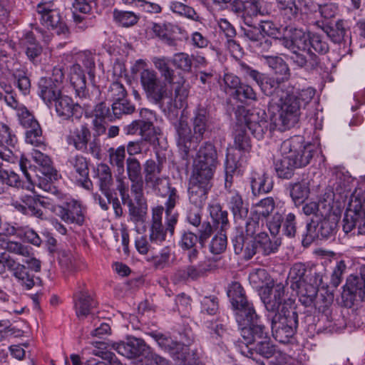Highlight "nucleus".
Returning <instances> with one entry per match:
<instances>
[{
    "label": "nucleus",
    "instance_id": "1",
    "mask_svg": "<svg viewBox=\"0 0 365 365\" xmlns=\"http://www.w3.org/2000/svg\"><path fill=\"white\" fill-rule=\"evenodd\" d=\"M281 45L290 51V60L300 68L315 69L319 63V57L312 51V48L320 54L329 51L327 41L319 34L305 33L302 29L289 27L286 34L278 38Z\"/></svg>",
    "mask_w": 365,
    "mask_h": 365
},
{
    "label": "nucleus",
    "instance_id": "2",
    "mask_svg": "<svg viewBox=\"0 0 365 365\" xmlns=\"http://www.w3.org/2000/svg\"><path fill=\"white\" fill-rule=\"evenodd\" d=\"M227 295L235 312L236 321L241 327V336L245 343H256L268 339L264 326L258 324V317L252 304L245 297L244 289L238 282H233Z\"/></svg>",
    "mask_w": 365,
    "mask_h": 365
},
{
    "label": "nucleus",
    "instance_id": "3",
    "mask_svg": "<svg viewBox=\"0 0 365 365\" xmlns=\"http://www.w3.org/2000/svg\"><path fill=\"white\" fill-rule=\"evenodd\" d=\"M279 151L281 157L275 161L274 168L280 178H291L296 168L307 165L313 157L312 146L304 145L301 135L283 141Z\"/></svg>",
    "mask_w": 365,
    "mask_h": 365
},
{
    "label": "nucleus",
    "instance_id": "4",
    "mask_svg": "<svg viewBox=\"0 0 365 365\" xmlns=\"http://www.w3.org/2000/svg\"><path fill=\"white\" fill-rule=\"evenodd\" d=\"M191 122L193 135L187 121L180 119L175 125L177 144L180 150L184 153V158H187L190 152L196 149L204 133L208 130L211 123L208 110L204 107H197L193 111Z\"/></svg>",
    "mask_w": 365,
    "mask_h": 365
},
{
    "label": "nucleus",
    "instance_id": "5",
    "mask_svg": "<svg viewBox=\"0 0 365 365\" xmlns=\"http://www.w3.org/2000/svg\"><path fill=\"white\" fill-rule=\"evenodd\" d=\"M133 71L138 73L140 86L148 101L162 106L165 98H171L172 89H168L159 77L157 71L149 68L145 60H137L133 68Z\"/></svg>",
    "mask_w": 365,
    "mask_h": 365
},
{
    "label": "nucleus",
    "instance_id": "6",
    "mask_svg": "<svg viewBox=\"0 0 365 365\" xmlns=\"http://www.w3.org/2000/svg\"><path fill=\"white\" fill-rule=\"evenodd\" d=\"M271 318V328L274 338L280 343L285 344L294 335L298 327V313L294 300L289 298L283 301L280 312Z\"/></svg>",
    "mask_w": 365,
    "mask_h": 365
},
{
    "label": "nucleus",
    "instance_id": "7",
    "mask_svg": "<svg viewBox=\"0 0 365 365\" xmlns=\"http://www.w3.org/2000/svg\"><path fill=\"white\" fill-rule=\"evenodd\" d=\"M343 230L353 235H365V195L361 188L351 194L343 219Z\"/></svg>",
    "mask_w": 365,
    "mask_h": 365
},
{
    "label": "nucleus",
    "instance_id": "8",
    "mask_svg": "<svg viewBox=\"0 0 365 365\" xmlns=\"http://www.w3.org/2000/svg\"><path fill=\"white\" fill-rule=\"evenodd\" d=\"M279 98L277 101L272 99L270 107L276 104L279 108V118L275 119V127L278 130L284 131L294 126L299 120L302 105L299 101L295 100V96L289 91H281L278 94Z\"/></svg>",
    "mask_w": 365,
    "mask_h": 365
},
{
    "label": "nucleus",
    "instance_id": "9",
    "mask_svg": "<svg viewBox=\"0 0 365 365\" xmlns=\"http://www.w3.org/2000/svg\"><path fill=\"white\" fill-rule=\"evenodd\" d=\"M164 208L158 206L153 209L152 219L149 226V240L151 244L160 245L165 240L168 234L173 236L178 222V215H166L165 227L163 225Z\"/></svg>",
    "mask_w": 365,
    "mask_h": 365
},
{
    "label": "nucleus",
    "instance_id": "10",
    "mask_svg": "<svg viewBox=\"0 0 365 365\" xmlns=\"http://www.w3.org/2000/svg\"><path fill=\"white\" fill-rule=\"evenodd\" d=\"M37 19L48 29L55 31L57 35L67 36L68 29L59 10L52 1L39 3L36 7Z\"/></svg>",
    "mask_w": 365,
    "mask_h": 365
},
{
    "label": "nucleus",
    "instance_id": "11",
    "mask_svg": "<svg viewBox=\"0 0 365 365\" xmlns=\"http://www.w3.org/2000/svg\"><path fill=\"white\" fill-rule=\"evenodd\" d=\"M267 226L274 236L282 230L284 235L293 238L297 232V216L292 212H287L282 207H277L274 214L267 220Z\"/></svg>",
    "mask_w": 365,
    "mask_h": 365
},
{
    "label": "nucleus",
    "instance_id": "12",
    "mask_svg": "<svg viewBox=\"0 0 365 365\" xmlns=\"http://www.w3.org/2000/svg\"><path fill=\"white\" fill-rule=\"evenodd\" d=\"M0 264L7 269L18 282L26 289H31L34 286H42V280L40 277L29 274L24 264L17 262L9 255L4 253L0 256Z\"/></svg>",
    "mask_w": 365,
    "mask_h": 365
},
{
    "label": "nucleus",
    "instance_id": "13",
    "mask_svg": "<svg viewBox=\"0 0 365 365\" xmlns=\"http://www.w3.org/2000/svg\"><path fill=\"white\" fill-rule=\"evenodd\" d=\"M213 175L192 171L188 187L190 202L197 207H202L207 198V193L212 187Z\"/></svg>",
    "mask_w": 365,
    "mask_h": 365
},
{
    "label": "nucleus",
    "instance_id": "14",
    "mask_svg": "<svg viewBox=\"0 0 365 365\" xmlns=\"http://www.w3.org/2000/svg\"><path fill=\"white\" fill-rule=\"evenodd\" d=\"M338 217L335 215H329L319 222L312 220L307 223L306 233L303 235L308 240L315 239H329L336 235L338 229Z\"/></svg>",
    "mask_w": 365,
    "mask_h": 365
},
{
    "label": "nucleus",
    "instance_id": "15",
    "mask_svg": "<svg viewBox=\"0 0 365 365\" xmlns=\"http://www.w3.org/2000/svg\"><path fill=\"white\" fill-rule=\"evenodd\" d=\"M112 347L118 354L128 359H138L143 361L149 357L150 348L140 338L128 336L125 341L113 343Z\"/></svg>",
    "mask_w": 365,
    "mask_h": 365
},
{
    "label": "nucleus",
    "instance_id": "16",
    "mask_svg": "<svg viewBox=\"0 0 365 365\" xmlns=\"http://www.w3.org/2000/svg\"><path fill=\"white\" fill-rule=\"evenodd\" d=\"M217 159L215 146L210 143H205L197 153L192 171L213 175L217 163Z\"/></svg>",
    "mask_w": 365,
    "mask_h": 365
},
{
    "label": "nucleus",
    "instance_id": "17",
    "mask_svg": "<svg viewBox=\"0 0 365 365\" xmlns=\"http://www.w3.org/2000/svg\"><path fill=\"white\" fill-rule=\"evenodd\" d=\"M244 121L252 134L258 140L263 138L267 131L278 130V127H275V121L273 123L268 121L264 110L247 111Z\"/></svg>",
    "mask_w": 365,
    "mask_h": 365
},
{
    "label": "nucleus",
    "instance_id": "18",
    "mask_svg": "<svg viewBox=\"0 0 365 365\" xmlns=\"http://www.w3.org/2000/svg\"><path fill=\"white\" fill-rule=\"evenodd\" d=\"M66 166L70 170V174L81 186L88 190L92 188L93 183L88 177L89 169L86 158L80 155L70 156Z\"/></svg>",
    "mask_w": 365,
    "mask_h": 365
},
{
    "label": "nucleus",
    "instance_id": "19",
    "mask_svg": "<svg viewBox=\"0 0 365 365\" xmlns=\"http://www.w3.org/2000/svg\"><path fill=\"white\" fill-rule=\"evenodd\" d=\"M53 212L63 221L81 225L85 220L84 209L80 202L71 200L53 207Z\"/></svg>",
    "mask_w": 365,
    "mask_h": 365
},
{
    "label": "nucleus",
    "instance_id": "20",
    "mask_svg": "<svg viewBox=\"0 0 365 365\" xmlns=\"http://www.w3.org/2000/svg\"><path fill=\"white\" fill-rule=\"evenodd\" d=\"M153 336L158 346L169 352L176 363L189 351L188 344L190 341L189 338L185 339L181 338L180 341L178 342L162 334H153Z\"/></svg>",
    "mask_w": 365,
    "mask_h": 365
},
{
    "label": "nucleus",
    "instance_id": "21",
    "mask_svg": "<svg viewBox=\"0 0 365 365\" xmlns=\"http://www.w3.org/2000/svg\"><path fill=\"white\" fill-rule=\"evenodd\" d=\"M241 70L246 76L251 78L257 83L266 96H271L276 91H277L278 93H281L282 91H279L278 88L279 83L282 81L279 78L275 79L267 76L245 64H241Z\"/></svg>",
    "mask_w": 365,
    "mask_h": 365
},
{
    "label": "nucleus",
    "instance_id": "22",
    "mask_svg": "<svg viewBox=\"0 0 365 365\" xmlns=\"http://www.w3.org/2000/svg\"><path fill=\"white\" fill-rule=\"evenodd\" d=\"M284 294V287L279 284L270 287L266 286L262 292H260V297L269 313V315H274V313L280 312L283 305L282 298Z\"/></svg>",
    "mask_w": 365,
    "mask_h": 365
},
{
    "label": "nucleus",
    "instance_id": "23",
    "mask_svg": "<svg viewBox=\"0 0 365 365\" xmlns=\"http://www.w3.org/2000/svg\"><path fill=\"white\" fill-rule=\"evenodd\" d=\"M162 168L159 163L153 160H148L144 165L145 182L148 187L153 190L159 189V186L162 187L161 191H165L168 179L160 176Z\"/></svg>",
    "mask_w": 365,
    "mask_h": 365
},
{
    "label": "nucleus",
    "instance_id": "24",
    "mask_svg": "<svg viewBox=\"0 0 365 365\" xmlns=\"http://www.w3.org/2000/svg\"><path fill=\"white\" fill-rule=\"evenodd\" d=\"M315 279L313 283L304 282L299 284V288L292 289L297 292L299 301L306 307L311 306L317 297L318 286L322 284L321 276L314 272Z\"/></svg>",
    "mask_w": 365,
    "mask_h": 365
},
{
    "label": "nucleus",
    "instance_id": "25",
    "mask_svg": "<svg viewBox=\"0 0 365 365\" xmlns=\"http://www.w3.org/2000/svg\"><path fill=\"white\" fill-rule=\"evenodd\" d=\"M19 45L31 62L38 61L43 52V48L36 40L34 31L25 32L19 39Z\"/></svg>",
    "mask_w": 365,
    "mask_h": 365
},
{
    "label": "nucleus",
    "instance_id": "26",
    "mask_svg": "<svg viewBox=\"0 0 365 365\" xmlns=\"http://www.w3.org/2000/svg\"><path fill=\"white\" fill-rule=\"evenodd\" d=\"M235 253L246 260L250 259L257 252V242L243 232L237 234L233 240Z\"/></svg>",
    "mask_w": 365,
    "mask_h": 365
},
{
    "label": "nucleus",
    "instance_id": "27",
    "mask_svg": "<svg viewBox=\"0 0 365 365\" xmlns=\"http://www.w3.org/2000/svg\"><path fill=\"white\" fill-rule=\"evenodd\" d=\"M69 79L76 96L81 99H86L89 94L86 88V76L79 64H74L71 67Z\"/></svg>",
    "mask_w": 365,
    "mask_h": 365
},
{
    "label": "nucleus",
    "instance_id": "28",
    "mask_svg": "<svg viewBox=\"0 0 365 365\" xmlns=\"http://www.w3.org/2000/svg\"><path fill=\"white\" fill-rule=\"evenodd\" d=\"M152 63L155 69L158 71L162 78V81L165 83L168 88L169 85H173L178 76L175 75L174 69L170 67L171 61L166 56H155L152 58Z\"/></svg>",
    "mask_w": 365,
    "mask_h": 365
},
{
    "label": "nucleus",
    "instance_id": "29",
    "mask_svg": "<svg viewBox=\"0 0 365 365\" xmlns=\"http://www.w3.org/2000/svg\"><path fill=\"white\" fill-rule=\"evenodd\" d=\"M73 297L76 314L81 319L88 316L91 313V309L96 307V302L85 290L76 292Z\"/></svg>",
    "mask_w": 365,
    "mask_h": 365
},
{
    "label": "nucleus",
    "instance_id": "30",
    "mask_svg": "<svg viewBox=\"0 0 365 365\" xmlns=\"http://www.w3.org/2000/svg\"><path fill=\"white\" fill-rule=\"evenodd\" d=\"M39 96L43 102L50 106L61 95V88L56 86L48 79L41 78L38 81Z\"/></svg>",
    "mask_w": 365,
    "mask_h": 365
},
{
    "label": "nucleus",
    "instance_id": "31",
    "mask_svg": "<svg viewBox=\"0 0 365 365\" xmlns=\"http://www.w3.org/2000/svg\"><path fill=\"white\" fill-rule=\"evenodd\" d=\"M91 137V132L85 125H81L79 128H75L70 132L67 136V143L73 145L78 150H84L87 148V144Z\"/></svg>",
    "mask_w": 365,
    "mask_h": 365
},
{
    "label": "nucleus",
    "instance_id": "32",
    "mask_svg": "<svg viewBox=\"0 0 365 365\" xmlns=\"http://www.w3.org/2000/svg\"><path fill=\"white\" fill-rule=\"evenodd\" d=\"M267 12L263 0H247L243 14L244 22L246 25L251 26L253 17L264 16Z\"/></svg>",
    "mask_w": 365,
    "mask_h": 365
},
{
    "label": "nucleus",
    "instance_id": "33",
    "mask_svg": "<svg viewBox=\"0 0 365 365\" xmlns=\"http://www.w3.org/2000/svg\"><path fill=\"white\" fill-rule=\"evenodd\" d=\"M54 105L58 115L64 119L71 117L80 108L78 104L74 103L71 98L63 95L54 102Z\"/></svg>",
    "mask_w": 365,
    "mask_h": 365
},
{
    "label": "nucleus",
    "instance_id": "34",
    "mask_svg": "<svg viewBox=\"0 0 365 365\" xmlns=\"http://www.w3.org/2000/svg\"><path fill=\"white\" fill-rule=\"evenodd\" d=\"M251 188L255 195L267 193L272 189V182L263 172H253L251 176Z\"/></svg>",
    "mask_w": 365,
    "mask_h": 365
},
{
    "label": "nucleus",
    "instance_id": "35",
    "mask_svg": "<svg viewBox=\"0 0 365 365\" xmlns=\"http://www.w3.org/2000/svg\"><path fill=\"white\" fill-rule=\"evenodd\" d=\"M347 291L358 296L362 300L365 299V267L361 269L360 276H350L345 285Z\"/></svg>",
    "mask_w": 365,
    "mask_h": 365
},
{
    "label": "nucleus",
    "instance_id": "36",
    "mask_svg": "<svg viewBox=\"0 0 365 365\" xmlns=\"http://www.w3.org/2000/svg\"><path fill=\"white\" fill-rule=\"evenodd\" d=\"M227 201L235 220H241L247 215L248 208L244 205L242 198L237 192L230 191Z\"/></svg>",
    "mask_w": 365,
    "mask_h": 365
},
{
    "label": "nucleus",
    "instance_id": "37",
    "mask_svg": "<svg viewBox=\"0 0 365 365\" xmlns=\"http://www.w3.org/2000/svg\"><path fill=\"white\" fill-rule=\"evenodd\" d=\"M255 241L257 246L259 245V252H262V254L265 256L275 253L281 245V241L279 239L272 240L264 232L258 234Z\"/></svg>",
    "mask_w": 365,
    "mask_h": 365
},
{
    "label": "nucleus",
    "instance_id": "38",
    "mask_svg": "<svg viewBox=\"0 0 365 365\" xmlns=\"http://www.w3.org/2000/svg\"><path fill=\"white\" fill-rule=\"evenodd\" d=\"M170 86L174 89L175 107H182L189 95V87L186 84L185 78L178 73V79L175 81L174 84Z\"/></svg>",
    "mask_w": 365,
    "mask_h": 365
},
{
    "label": "nucleus",
    "instance_id": "39",
    "mask_svg": "<svg viewBox=\"0 0 365 365\" xmlns=\"http://www.w3.org/2000/svg\"><path fill=\"white\" fill-rule=\"evenodd\" d=\"M109 163L116 168L118 174L122 175L125 170V148L120 145L118 148H110L108 150Z\"/></svg>",
    "mask_w": 365,
    "mask_h": 365
},
{
    "label": "nucleus",
    "instance_id": "40",
    "mask_svg": "<svg viewBox=\"0 0 365 365\" xmlns=\"http://www.w3.org/2000/svg\"><path fill=\"white\" fill-rule=\"evenodd\" d=\"M267 64L276 74L281 76L282 81L287 80L290 76L289 68L286 62L279 56H263Z\"/></svg>",
    "mask_w": 365,
    "mask_h": 365
},
{
    "label": "nucleus",
    "instance_id": "41",
    "mask_svg": "<svg viewBox=\"0 0 365 365\" xmlns=\"http://www.w3.org/2000/svg\"><path fill=\"white\" fill-rule=\"evenodd\" d=\"M0 146L11 150H20L16 135L3 123H0Z\"/></svg>",
    "mask_w": 365,
    "mask_h": 365
},
{
    "label": "nucleus",
    "instance_id": "42",
    "mask_svg": "<svg viewBox=\"0 0 365 365\" xmlns=\"http://www.w3.org/2000/svg\"><path fill=\"white\" fill-rule=\"evenodd\" d=\"M98 178L99 186L106 197H110V187L113 184L112 174L110 168L106 164H101L98 167Z\"/></svg>",
    "mask_w": 365,
    "mask_h": 365
},
{
    "label": "nucleus",
    "instance_id": "43",
    "mask_svg": "<svg viewBox=\"0 0 365 365\" xmlns=\"http://www.w3.org/2000/svg\"><path fill=\"white\" fill-rule=\"evenodd\" d=\"M166 185L167 186H165L166 188L165 189V191H161L162 190L160 186H159V189H155L153 191L163 197L168 196V199L165 203L166 215H178L175 213H173V210L179 198L177 194V190L175 187H170L168 180H166Z\"/></svg>",
    "mask_w": 365,
    "mask_h": 365
},
{
    "label": "nucleus",
    "instance_id": "44",
    "mask_svg": "<svg viewBox=\"0 0 365 365\" xmlns=\"http://www.w3.org/2000/svg\"><path fill=\"white\" fill-rule=\"evenodd\" d=\"M12 77L14 78V83L24 95L29 93L31 82L25 68L20 66L18 68L14 69L12 71Z\"/></svg>",
    "mask_w": 365,
    "mask_h": 365
},
{
    "label": "nucleus",
    "instance_id": "45",
    "mask_svg": "<svg viewBox=\"0 0 365 365\" xmlns=\"http://www.w3.org/2000/svg\"><path fill=\"white\" fill-rule=\"evenodd\" d=\"M290 196L296 206H299L307 199L309 188L305 182H296L290 185Z\"/></svg>",
    "mask_w": 365,
    "mask_h": 365
},
{
    "label": "nucleus",
    "instance_id": "46",
    "mask_svg": "<svg viewBox=\"0 0 365 365\" xmlns=\"http://www.w3.org/2000/svg\"><path fill=\"white\" fill-rule=\"evenodd\" d=\"M307 272L304 264L297 262L291 267L288 279L290 281V287L292 289L299 288V284L305 282L304 277Z\"/></svg>",
    "mask_w": 365,
    "mask_h": 365
},
{
    "label": "nucleus",
    "instance_id": "47",
    "mask_svg": "<svg viewBox=\"0 0 365 365\" xmlns=\"http://www.w3.org/2000/svg\"><path fill=\"white\" fill-rule=\"evenodd\" d=\"M249 280L252 285L256 289L264 290L268 286L270 277L264 269L259 268L253 269L249 275Z\"/></svg>",
    "mask_w": 365,
    "mask_h": 365
},
{
    "label": "nucleus",
    "instance_id": "48",
    "mask_svg": "<svg viewBox=\"0 0 365 365\" xmlns=\"http://www.w3.org/2000/svg\"><path fill=\"white\" fill-rule=\"evenodd\" d=\"M21 180L19 176L13 171L0 170V194L6 192L8 187H19Z\"/></svg>",
    "mask_w": 365,
    "mask_h": 365
},
{
    "label": "nucleus",
    "instance_id": "49",
    "mask_svg": "<svg viewBox=\"0 0 365 365\" xmlns=\"http://www.w3.org/2000/svg\"><path fill=\"white\" fill-rule=\"evenodd\" d=\"M275 207V202L272 197H265L253 206L254 212L258 216V218H267L270 217L269 215L274 211Z\"/></svg>",
    "mask_w": 365,
    "mask_h": 365
},
{
    "label": "nucleus",
    "instance_id": "50",
    "mask_svg": "<svg viewBox=\"0 0 365 365\" xmlns=\"http://www.w3.org/2000/svg\"><path fill=\"white\" fill-rule=\"evenodd\" d=\"M136 205L133 202L130 198L125 203L129 208V215L131 220L134 222L143 221L144 217L147 213L148 205L146 201H135Z\"/></svg>",
    "mask_w": 365,
    "mask_h": 365
},
{
    "label": "nucleus",
    "instance_id": "51",
    "mask_svg": "<svg viewBox=\"0 0 365 365\" xmlns=\"http://www.w3.org/2000/svg\"><path fill=\"white\" fill-rule=\"evenodd\" d=\"M170 61L175 68L184 73L192 71V56L184 52L177 53L173 55Z\"/></svg>",
    "mask_w": 365,
    "mask_h": 365
},
{
    "label": "nucleus",
    "instance_id": "52",
    "mask_svg": "<svg viewBox=\"0 0 365 365\" xmlns=\"http://www.w3.org/2000/svg\"><path fill=\"white\" fill-rule=\"evenodd\" d=\"M282 14L287 19L295 18L299 11V0H276Z\"/></svg>",
    "mask_w": 365,
    "mask_h": 365
},
{
    "label": "nucleus",
    "instance_id": "53",
    "mask_svg": "<svg viewBox=\"0 0 365 365\" xmlns=\"http://www.w3.org/2000/svg\"><path fill=\"white\" fill-rule=\"evenodd\" d=\"M140 115L148 117V120H139L140 135L143 140H150L154 133V127L150 121L149 116H153V113L150 110L144 108L140 110Z\"/></svg>",
    "mask_w": 365,
    "mask_h": 365
},
{
    "label": "nucleus",
    "instance_id": "54",
    "mask_svg": "<svg viewBox=\"0 0 365 365\" xmlns=\"http://www.w3.org/2000/svg\"><path fill=\"white\" fill-rule=\"evenodd\" d=\"M169 8L175 14L185 16L193 21H199L200 17L195 11L192 7L187 6L183 3L176 1H171L170 3Z\"/></svg>",
    "mask_w": 365,
    "mask_h": 365
},
{
    "label": "nucleus",
    "instance_id": "55",
    "mask_svg": "<svg viewBox=\"0 0 365 365\" xmlns=\"http://www.w3.org/2000/svg\"><path fill=\"white\" fill-rule=\"evenodd\" d=\"M325 32L333 42L340 43L346 34L344 21L338 20L334 25L327 26Z\"/></svg>",
    "mask_w": 365,
    "mask_h": 365
},
{
    "label": "nucleus",
    "instance_id": "56",
    "mask_svg": "<svg viewBox=\"0 0 365 365\" xmlns=\"http://www.w3.org/2000/svg\"><path fill=\"white\" fill-rule=\"evenodd\" d=\"M113 18L115 21L124 27H129L135 25L139 17L133 11H123L114 10Z\"/></svg>",
    "mask_w": 365,
    "mask_h": 365
},
{
    "label": "nucleus",
    "instance_id": "57",
    "mask_svg": "<svg viewBox=\"0 0 365 365\" xmlns=\"http://www.w3.org/2000/svg\"><path fill=\"white\" fill-rule=\"evenodd\" d=\"M227 245V235L223 231H220L212 237L210 244V250L214 255H220L226 250Z\"/></svg>",
    "mask_w": 365,
    "mask_h": 365
},
{
    "label": "nucleus",
    "instance_id": "58",
    "mask_svg": "<svg viewBox=\"0 0 365 365\" xmlns=\"http://www.w3.org/2000/svg\"><path fill=\"white\" fill-rule=\"evenodd\" d=\"M127 92L120 81H113L108 91L107 98L111 101L123 100L125 98Z\"/></svg>",
    "mask_w": 365,
    "mask_h": 365
},
{
    "label": "nucleus",
    "instance_id": "59",
    "mask_svg": "<svg viewBox=\"0 0 365 365\" xmlns=\"http://www.w3.org/2000/svg\"><path fill=\"white\" fill-rule=\"evenodd\" d=\"M202 276L203 274L198 264L197 266H187L185 269H180L177 270L175 274V277L178 280H184L187 279H191L194 280Z\"/></svg>",
    "mask_w": 365,
    "mask_h": 365
},
{
    "label": "nucleus",
    "instance_id": "60",
    "mask_svg": "<svg viewBox=\"0 0 365 365\" xmlns=\"http://www.w3.org/2000/svg\"><path fill=\"white\" fill-rule=\"evenodd\" d=\"M235 147L238 151L249 153L251 150L250 138L243 129H236L235 135Z\"/></svg>",
    "mask_w": 365,
    "mask_h": 365
},
{
    "label": "nucleus",
    "instance_id": "61",
    "mask_svg": "<svg viewBox=\"0 0 365 365\" xmlns=\"http://www.w3.org/2000/svg\"><path fill=\"white\" fill-rule=\"evenodd\" d=\"M34 160L42 168V173L45 175H51L53 166L51 159L48 156L44 155L38 150H34L32 153Z\"/></svg>",
    "mask_w": 365,
    "mask_h": 365
},
{
    "label": "nucleus",
    "instance_id": "62",
    "mask_svg": "<svg viewBox=\"0 0 365 365\" xmlns=\"http://www.w3.org/2000/svg\"><path fill=\"white\" fill-rule=\"evenodd\" d=\"M135 110V108L125 98L119 101H115L112 103L113 117L119 118L123 114H130Z\"/></svg>",
    "mask_w": 365,
    "mask_h": 365
},
{
    "label": "nucleus",
    "instance_id": "63",
    "mask_svg": "<svg viewBox=\"0 0 365 365\" xmlns=\"http://www.w3.org/2000/svg\"><path fill=\"white\" fill-rule=\"evenodd\" d=\"M26 142L36 147H39L43 143L42 130L39 125L38 127L27 128L26 131Z\"/></svg>",
    "mask_w": 365,
    "mask_h": 365
},
{
    "label": "nucleus",
    "instance_id": "64",
    "mask_svg": "<svg viewBox=\"0 0 365 365\" xmlns=\"http://www.w3.org/2000/svg\"><path fill=\"white\" fill-rule=\"evenodd\" d=\"M255 355L259 354L264 358L269 359L275 353V348L269 339L258 341L255 347Z\"/></svg>",
    "mask_w": 365,
    "mask_h": 365
}]
</instances>
